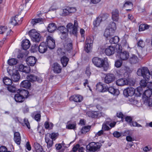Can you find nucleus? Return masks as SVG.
Segmentation results:
<instances>
[{
	"instance_id": "nucleus-1",
	"label": "nucleus",
	"mask_w": 152,
	"mask_h": 152,
	"mask_svg": "<svg viewBox=\"0 0 152 152\" xmlns=\"http://www.w3.org/2000/svg\"><path fill=\"white\" fill-rule=\"evenodd\" d=\"M58 134L52 133L51 134L48 133L45 135V141L47 144L48 148H51L53 144V141L57 137Z\"/></svg>"
},
{
	"instance_id": "nucleus-2",
	"label": "nucleus",
	"mask_w": 152,
	"mask_h": 152,
	"mask_svg": "<svg viewBox=\"0 0 152 152\" xmlns=\"http://www.w3.org/2000/svg\"><path fill=\"white\" fill-rule=\"evenodd\" d=\"M137 74L139 76L143 77L146 81L149 80L151 74L148 69L146 67H143L139 69L137 72Z\"/></svg>"
},
{
	"instance_id": "nucleus-3",
	"label": "nucleus",
	"mask_w": 152,
	"mask_h": 152,
	"mask_svg": "<svg viewBox=\"0 0 152 152\" xmlns=\"http://www.w3.org/2000/svg\"><path fill=\"white\" fill-rule=\"evenodd\" d=\"M116 52L119 55L120 58L122 60H126L129 57V53L126 51H122L121 45L118 44L116 45Z\"/></svg>"
},
{
	"instance_id": "nucleus-4",
	"label": "nucleus",
	"mask_w": 152,
	"mask_h": 152,
	"mask_svg": "<svg viewBox=\"0 0 152 152\" xmlns=\"http://www.w3.org/2000/svg\"><path fill=\"white\" fill-rule=\"evenodd\" d=\"M102 145L98 142H92L89 143L86 146V149L89 151L95 152L98 151Z\"/></svg>"
},
{
	"instance_id": "nucleus-5",
	"label": "nucleus",
	"mask_w": 152,
	"mask_h": 152,
	"mask_svg": "<svg viewBox=\"0 0 152 152\" xmlns=\"http://www.w3.org/2000/svg\"><path fill=\"white\" fill-rule=\"evenodd\" d=\"M28 34L31 40L33 42H39L40 41L41 38L40 34L35 29H33L30 30Z\"/></svg>"
},
{
	"instance_id": "nucleus-6",
	"label": "nucleus",
	"mask_w": 152,
	"mask_h": 152,
	"mask_svg": "<svg viewBox=\"0 0 152 152\" xmlns=\"http://www.w3.org/2000/svg\"><path fill=\"white\" fill-rule=\"evenodd\" d=\"M135 89L131 87H128L123 91V94L126 97L132 96L135 93Z\"/></svg>"
},
{
	"instance_id": "nucleus-7",
	"label": "nucleus",
	"mask_w": 152,
	"mask_h": 152,
	"mask_svg": "<svg viewBox=\"0 0 152 152\" xmlns=\"http://www.w3.org/2000/svg\"><path fill=\"white\" fill-rule=\"evenodd\" d=\"M104 60L102 58L95 57L92 59V61L94 65L96 66L101 68Z\"/></svg>"
},
{
	"instance_id": "nucleus-8",
	"label": "nucleus",
	"mask_w": 152,
	"mask_h": 152,
	"mask_svg": "<svg viewBox=\"0 0 152 152\" xmlns=\"http://www.w3.org/2000/svg\"><path fill=\"white\" fill-rule=\"evenodd\" d=\"M47 47L51 49H53L55 47V41L50 36H48L46 40Z\"/></svg>"
},
{
	"instance_id": "nucleus-9",
	"label": "nucleus",
	"mask_w": 152,
	"mask_h": 152,
	"mask_svg": "<svg viewBox=\"0 0 152 152\" xmlns=\"http://www.w3.org/2000/svg\"><path fill=\"white\" fill-rule=\"evenodd\" d=\"M115 76L113 74H107L104 78V82L107 84H109L113 82L115 80Z\"/></svg>"
},
{
	"instance_id": "nucleus-10",
	"label": "nucleus",
	"mask_w": 152,
	"mask_h": 152,
	"mask_svg": "<svg viewBox=\"0 0 152 152\" xmlns=\"http://www.w3.org/2000/svg\"><path fill=\"white\" fill-rule=\"evenodd\" d=\"M26 78L29 81L32 82L37 81L39 83H41L42 81V78L38 77L37 76L34 75H27Z\"/></svg>"
},
{
	"instance_id": "nucleus-11",
	"label": "nucleus",
	"mask_w": 152,
	"mask_h": 152,
	"mask_svg": "<svg viewBox=\"0 0 152 152\" xmlns=\"http://www.w3.org/2000/svg\"><path fill=\"white\" fill-rule=\"evenodd\" d=\"M76 9L74 7H68L63 10V12L65 15H70V14L75 12Z\"/></svg>"
},
{
	"instance_id": "nucleus-12",
	"label": "nucleus",
	"mask_w": 152,
	"mask_h": 152,
	"mask_svg": "<svg viewBox=\"0 0 152 152\" xmlns=\"http://www.w3.org/2000/svg\"><path fill=\"white\" fill-rule=\"evenodd\" d=\"M18 16V15H16L15 17L12 18L11 20L10 21V23L13 25H15L17 24L21 23L23 20V17L22 16H19V18L20 20L17 19V18Z\"/></svg>"
},
{
	"instance_id": "nucleus-13",
	"label": "nucleus",
	"mask_w": 152,
	"mask_h": 152,
	"mask_svg": "<svg viewBox=\"0 0 152 152\" xmlns=\"http://www.w3.org/2000/svg\"><path fill=\"white\" fill-rule=\"evenodd\" d=\"M116 50V47L115 48L110 46L105 49V52L107 55L110 56L114 54Z\"/></svg>"
},
{
	"instance_id": "nucleus-14",
	"label": "nucleus",
	"mask_w": 152,
	"mask_h": 152,
	"mask_svg": "<svg viewBox=\"0 0 152 152\" xmlns=\"http://www.w3.org/2000/svg\"><path fill=\"white\" fill-rule=\"evenodd\" d=\"M39 51L42 53H45L48 49L47 45L46 43L44 42H41L38 47Z\"/></svg>"
},
{
	"instance_id": "nucleus-15",
	"label": "nucleus",
	"mask_w": 152,
	"mask_h": 152,
	"mask_svg": "<svg viewBox=\"0 0 152 152\" xmlns=\"http://www.w3.org/2000/svg\"><path fill=\"white\" fill-rule=\"evenodd\" d=\"M52 68L54 73L56 74L60 73L62 70L61 66L57 63H55L53 64Z\"/></svg>"
},
{
	"instance_id": "nucleus-16",
	"label": "nucleus",
	"mask_w": 152,
	"mask_h": 152,
	"mask_svg": "<svg viewBox=\"0 0 152 152\" xmlns=\"http://www.w3.org/2000/svg\"><path fill=\"white\" fill-rule=\"evenodd\" d=\"M37 61V59L35 57L30 56L28 57L26 60L27 64L31 66L34 65Z\"/></svg>"
},
{
	"instance_id": "nucleus-17",
	"label": "nucleus",
	"mask_w": 152,
	"mask_h": 152,
	"mask_svg": "<svg viewBox=\"0 0 152 152\" xmlns=\"http://www.w3.org/2000/svg\"><path fill=\"white\" fill-rule=\"evenodd\" d=\"M83 99V97L80 95H74L71 96L69 98L70 101H74L77 102H81Z\"/></svg>"
},
{
	"instance_id": "nucleus-18",
	"label": "nucleus",
	"mask_w": 152,
	"mask_h": 152,
	"mask_svg": "<svg viewBox=\"0 0 152 152\" xmlns=\"http://www.w3.org/2000/svg\"><path fill=\"white\" fill-rule=\"evenodd\" d=\"M116 84L118 86H123L127 85L128 81L126 78L119 79L116 81Z\"/></svg>"
},
{
	"instance_id": "nucleus-19",
	"label": "nucleus",
	"mask_w": 152,
	"mask_h": 152,
	"mask_svg": "<svg viewBox=\"0 0 152 152\" xmlns=\"http://www.w3.org/2000/svg\"><path fill=\"white\" fill-rule=\"evenodd\" d=\"M96 89L99 92H104L107 91V88L105 85H102L101 83H98L96 86Z\"/></svg>"
},
{
	"instance_id": "nucleus-20",
	"label": "nucleus",
	"mask_w": 152,
	"mask_h": 152,
	"mask_svg": "<svg viewBox=\"0 0 152 152\" xmlns=\"http://www.w3.org/2000/svg\"><path fill=\"white\" fill-rule=\"evenodd\" d=\"M112 18L113 21H118L119 19V11L118 10L115 9L113 11Z\"/></svg>"
},
{
	"instance_id": "nucleus-21",
	"label": "nucleus",
	"mask_w": 152,
	"mask_h": 152,
	"mask_svg": "<svg viewBox=\"0 0 152 152\" xmlns=\"http://www.w3.org/2000/svg\"><path fill=\"white\" fill-rule=\"evenodd\" d=\"M129 61L131 64H135L138 63L139 59L137 56L133 54L129 57Z\"/></svg>"
},
{
	"instance_id": "nucleus-22",
	"label": "nucleus",
	"mask_w": 152,
	"mask_h": 152,
	"mask_svg": "<svg viewBox=\"0 0 152 152\" xmlns=\"http://www.w3.org/2000/svg\"><path fill=\"white\" fill-rule=\"evenodd\" d=\"M107 91L111 94L114 95H118L119 94V91L118 89L115 88L113 87H110L109 88L107 87Z\"/></svg>"
},
{
	"instance_id": "nucleus-23",
	"label": "nucleus",
	"mask_w": 152,
	"mask_h": 152,
	"mask_svg": "<svg viewBox=\"0 0 152 152\" xmlns=\"http://www.w3.org/2000/svg\"><path fill=\"white\" fill-rule=\"evenodd\" d=\"M14 98L15 101L17 102H22L25 100L20 93L15 94Z\"/></svg>"
},
{
	"instance_id": "nucleus-24",
	"label": "nucleus",
	"mask_w": 152,
	"mask_h": 152,
	"mask_svg": "<svg viewBox=\"0 0 152 152\" xmlns=\"http://www.w3.org/2000/svg\"><path fill=\"white\" fill-rule=\"evenodd\" d=\"M22 42V47L23 50H26L29 48L30 43L28 40L26 39L23 40Z\"/></svg>"
},
{
	"instance_id": "nucleus-25",
	"label": "nucleus",
	"mask_w": 152,
	"mask_h": 152,
	"mask_svg": "<svg viewBox=\"0 0 152 152\" xmlns=\"http://www.w3.org/2000/svg\"><path fill=\"white\" fill-rule=\"evenodd\" d=\"M19 70L21 72L28 73L30 71V67L25 66L23 65H20L19 66Z\"/></svg>"
},
{
	"instance_id": "nucleus-26",
	"label": "nucleus",
	"mask_w": 152,
	"mask_h": 152,
	"mask_svg": "<svg viewBox=\"0 0 152 152\" xmlns=\"http://www.w3.org/2000/svg\"><path fill=\"white\" fill-rule=\"evenodd\" d=\"M31 86V83L28 80H23L21 83L20 85L21 87L25 88L26 89L29 88Z\"/></svg>"
},
{
	"instance_id": "nucleus-27",
	"label": "nucleus",
	"mask_w": 152,
	"mask_h": 152,
	"mask_svg": "<svg viewBox=\"0 0 152 152\" xmlns=\"http://www.w3.org/2000/svg\"><path fill=\"white\" fill-rule=\"evenodd\" d=\"M111 30V29H110L108 28H106L104 33V36L107 38H108L113 36L115 32H114L113 30V31H112Z\"/></svg>"
},
{
	"instance_id": "nucleus-28",
	"label": "nucleus",
	"mask_w": 152,
	"mask_h": 152,
	"mask_svg": "<svg viewBox=\"0 0 152 152\" xmlns=\"http://www.w3.org/2000/svg\"><path fill=\"white\" fill-rule=\"evenodd\" d=\"M14 140L18 145H20L21 141V137L20 133L15 132L14 134Z\"/></svg>"
},
{
	"instance_id": "nucleus-29",
	"label": "nucleus",
	"mask_w": 152,
	"mask_h": 152,
	"mask_svg": "<svg viewBox=\"0 0 152 152\" xmlns=\"http://www.w3.org/2000/svg\"><path fill=\"white\" fill-rule=\"evenodd\" d=\"M34 147L36 152H45L43 150L42 146L37 142L34 143Z\"/></svg>"
},
{
	"instance_id": "nucleus-30",
	"label": "nucleus",
	"mask_w": 152,
	"mask_h": 152,
	"mask_svg": "<svg viewBox=\"0 0 152 152\" xmlns=\"http://www.w3.org/2000/svg\"><path fill=\"white\" fill-rule=\"evenodd\" d=\"M57 28L54 23H51L49 24L47 29L49 32L52 33Z\"/></svg>"
},
{
	"instance_id": "nucleus-31",
	"label": "nucleus",
	"mask_w": 152,
	"mask_h": 152,
	"mask_svg": "<svg viewBox=\"0 0 152 152\" xmlns=\"http://www.w3.org/2000/svg\"><path fill=\"white\" fill-rule=\"evenodd\" d=\"M69 61V58L65 56H63L61 58V61L63 67H65L67 66Z\"/></svg>"
},
{
	"instance_id": "nucleus-32",
	"label": "nucleus",
	"mask_w": 152,
	"mask_h": 152,
	"mask_svg": "<svg viewBox=\"0 0 152 152\" xmlns=\"http://www.w3.org/2000/svg\"><path fill=\"white\" fill-rule=\"evenodd\" d=\"M152 94V91L150 89L145 90L143 93L142 97L143 98H148L150 97Z\"/></svg>"
},
{
	"instance_id": "nucleus-33",
	"label": "nucleus",
	"mask_w": 152,
	"mask_h": 152,
	"mask_svg": "<svg viewBox=\"0 0 152 152\" xmlns=\"http://www.w3.org/2000/svg\"><path fill=\"white\" fill-rule=\"evenodd\" d=\"M86 114L89 117L92 118H95L97 117L98 115V113L96 111H88L87 112Z\"/></svg>"
},
{
	"instance_id": "nucleus-34",
	"label": "nucleus",
	"mask_w": 152,
	"mask_h": 152,
	"mask_svg": "<svg viewBox=\"0 0 152 152\" xmlns=\"http://www.w3.org/2000/svg\"><path fill=\"white\" fill-rule=\"evenodd\" d=\"M20 78V75L18 72H16L15 73L13 74L11 78L13 81L15 82H17Z\"/></svg>"
},
{
	"instance_id": "nucleus-35",
	"label": "nucleus",
	"mask_w": 152,
	"mask_h": 152,
	"mask_svg": "<svg viewBox=\"0 0 152 152\" xmlns=\"http://www.w3.org/2000/svg\"><path fill=\"white\" fill-rule=\"evenodd\" d=\"M43 19L42 18L33 19L31 20V23L33 26H34L38 23H41L43 22Z\"/></svg>"
},
{
	"instance_id": "nucleus-36",
	"label": "nucleus",
	"mask_w": 152,
	"mask_h": 152,
	"mask_svg": "<svg viewBox=\"0 0 152 152\" xmlns=\"http://www.w3.org/2000/svg\"><path fill=\"white\" fill-rule=\"evenodd\" d=\"M78 25L77 21L76 20H74V25H73L74 28L73 29L72 34L75 36H77V28Z\"/></svg>"
},
{
	"instance_id": "nucleus-37",
	"label": "nucleus",
	"mask_w": 152,
	"mask_h": 152,
	"mask_svg": "<svg viewBox=\"0 0 152 152\" xmlns=\"http://www.w3.org/2000/svg\"><path fill=\"white\" fill-rule=\"evenodd\" d=\"M20 93L21 94L25 99V98H27L28 96L29 93L28 91L25 89L21 90L20 91Z\"/></svg>"
},
{
	"instance_id": "nucleus-38",
	"label": "nucleus",
	"mask_w": 152,
	"mask_h": 152,
	"mask_svg": "<svg viewBox=\"0 0 152 152\" xmlns=\"http://www.w3.org/2000/svg\"><path fill=\"white\" fill-rule=\"evenodd\" d=\"M108 17V15L107 13L101 14L98 17L102 21H104L107 19Z\"/></svg>"
},
{
	"instance_id": "nucleus-39",
	"label": "nucleus",
	"mask_w": 152,
	"mask_h": 152,
	"mask_svg": "<svg viewBox=\"0 0 152 152\" xmlns=\"http://www.w3.org/2000/svg\"><path fill=\"white\" fill-rule=\"evenodd\" d=\"M3 82L7 86L11 85L12 83V80L7 77H5L3 79Z\"/></svg>"
},
{
	"instance_id": "nucleus-40",
	"label": "nucleus",
	"mask_w": 152,
	"mask_h": 152,
	"mask_svg": "<svg viewBox=\"0 0 152 152\" xmlns=\"http://www.w3.org/2000/svg\"><path fill=\"white\" fill-rule=\"evenodd\" d=\"M65 49L67 51H70L72 48V44L71 42L66 44L64 46Z\"/></svg>"
},
{
	"instance_id": "nucleus-41",
	"label": "nucleus",
	"mask_w": 152,
	"mask_h": 152,
	"mask_svg": "<svg viewBox=\"0 0 152 152\" xmlns=\"http://www.w3.org/2000/svg\"><path fill=\"white\" fill-rule=\"evenodd\" d=\"M91 128V126H85L83 127L81 130V132L82 134H85L87 132H88Z\"/></svg>"
},
{
	"instance_id": "nucleus-42",
	"label": "nucleus",
	"mask_w": 152,
	"mask_h": 152,
	"mask_svg": "<svg viewBox=\"0 0 152 152\" xmlns=\"http://www.w3.org/2000/svg\"><path fill=\"white\" fill-rule=\"evenodd\" d=\"M119 38L117 36H115L111 38L110 40V42L111 44H116L119 41Z\"/></svg>"
},
{
	"instance_id": "nucleus-43",
	"label": "nucleus",
	"mask_w": 152,
	"mask_h": 152,
	"mask_svg": "<svg viewBox=\"0 0 152 152\" xmlns=\"http://www.w3.org/2000/svg\"><path fill=\"white\" fill-rule=\"evenodd\" d=\"M149 26L146 24H141L139 27V31H142L148 29L149 28Z\"/></svg>"
},
{
	"instance_id": "nucleus-44",
	"label": "nucleus",
	"mask_w": 152,
	"mask_h": 152,
	"mask_svg": "<svg viewBox=\"0 0 152 152\" xmlns=\"http://www.w3.org/2000/svg\"><path fill=\"white\" fill-rule=\"evenodd\" d=\"M94 39L93 37L92 36L88 37L86 38L85 43L86 44L92 45Z\"/></svg>"
},
{
	"instance_id": "nucleus-45",
	"label": "nucleus",
	"mask_w": 152,
	"mask_h": 152,
	"mask_svg": "<svg viewBox=\"0 0 152 152\" xmlns=\"http://www.w3.org/2000/svg\"><path fill=\"white\" fill-rule=\"evenodd\" d=\"M44 126L46 129H52L53 124L52 123H49L48 122L46 121L44 124Z\"/></svg>"
},
{
	"instance_id": "nucleus-46",
	"label": "nucleus",
	"mask_w": 152,
	"mask_h": 152,
	"mask_svg": "<svg viewBox=\"0 0 152 152\" xmlns=\"http://www.w3.org/2000/svg\"><path fill=\"white\" fill-rule=\"evenodd\" d=\"M17 63V60L15 58H11L8 61V63L10 65L16 64Z\"/></svg>"
},
{
	"instance_id": "nucleus-47",
	"label": "nucleus",
	"mask_w": 152,
	"mask_h": 152,
	"mask_svg": "<svg viewBox=\"0 0 152 152\" xmlns=\"http://www.w3.org/2000/svg\"><path fill=\"white\" fill-rule=\"evenodd\" d=\"M131 98H129V101L131 103L133 104H135L138 103V101L137 100V96L130 97Z\"/></svg>"
},
{
	"instance_id": "nucleus-48",
	"label": "nucleus",
	"mask_w": 152,
	"mask_h": 152,
	"mask_svg": "<svg viewBox=\"0 0 152 152\" xmlns=\"http://www.w3.org/2000/svg\"><path fill=\"white\" fill-rule=\"evenodd\" d=\"M116 24L115 23L113 22H111L109 25V28L110 29H111L112 31H114V32H115V30L116 29Z\"/></svg>"
},
{
	"instance_id": "nucleus-49",
	"label": "nucleus",
	"mask_w": 152,
	"mask_h": 152,
	"mask_svg": "<svg viewBox=\"0 0 152 152\" xmlns=\"http://www.w3.org/2000/svg\"><path fill=\"white\" fill-rule=\"evenodd\" d=\"M76 123L75 122L73 124H70L66 126V128L69 129H74L76 128Z\"/></svg>"
},
{
	"instance_id": "nucleus-50",
	"label": "nucleus",
	"mask_w": 152,
	"mask_h": 152,
	"mask_svg": "<svg viewBox=\"0 0 152 152\" xmlns=\"http://www.w3.org/2000/svg\"><path fill=\"white\" fill-rule=\"evenodd\" d=\"M66 27L68 31L72 34L73 29L74 28L73 24L72 23H69L67 24Z\"/></svg>"
},
{
	"instance_id": "nucleus-51",
	"label": "nucleus",
	"mask_w": 152,
	"mask_h": 152,
	"mask_svg": "<svg viewBox=\"0 0 152 152\" xmlns=\"http://www.w3.org/2000/svg\"><path fill=\"white\" fill-rule=\"evenodd\" d=\"M101 67H102L104 70L105 71H107L109 67V65L107 62H105L104 61H103V63H102Z\"/></svg>"
},
{
	"instance_id": "nucleus-52",
	"label": "nucleus",
	"mask_w": 152,
	"mask_h": 152,
	"mask_svg": "<svg viewBox=\"0 0 152 152\" xmlns=\"http://www.w3.org/2000/svg\"><path fill=\"white\" fill-rule=\"evenodd\" d=\"M92 45L86 44L85 46L84 49L88 53L92 49Z\"/></svg>"
},
{
	"instance_id": "nucleus-53",
	"label": "nucleus",
	"mask_w": 152,
	"mask_h": 152,
	"mask_svg": "<svg viewBox=\"0 0 152 152\" xmlns=\"http://www.w3.org/2000/svg\"><path fill=\"white\" fill-rule=\"evenodd\" d=\"M61 35V38L62 39H66L68 36V34L65 31H63L60 33Z\"/></svg>"
},
{
	"instance_id": "nucleus-54",
	"label": "nucleus",
	"mask_w": 152,
	"mask_h": 152,
	"mask_svg": "<svg viewBox=\"0 0 152 152\" xmlns=\"http://www.w3.org/2000/svg\"><path fill=\"white\" fill-rule=\"evenodd\" d=\"M133 6V4L132 3L129 1H127L124 4V7H128L130 8H132Z\"/></svg>"
},
{
	"instance_id": "nucleus-55",
	"label": "nucleus",
	"mask_w": 152,
	"mask_h": 152,
	"mask_svg": "<svg viewBox=\"0 0 152 152\" xmlns=\"http://www.w3.org/2000/svg\"><path fill=\"white\" fill-rule=\"evenodd\" d=\"M7 89L9 91L12 92H14L16 91L15 87L10 85L7 87Z\"/></svg>"
},
{
	"instance_id": "nucleus-56",
	"label": "nucleus",
	"mask_w": 152,
	"mask_h": 152,
	"mask_svg": "<svg viewBox=\"0 0 152 152\" xmlns=\"http://www.w3.org/2000/svg\"><path fill=\"white\" fill-rule=\"evenodd\" d=\"M102 21L98 17L97 18L96 20H94L93 23L95 27L98 26Z\"/></svg>"
},
{
	"instance_id": "nucleus-57",
	"label": "nucleus",
	"mask_w": 152,
	"mask_h": 152,
	"mask_svg": "<svg viewBox=\"0 0 152 152\" xmlns=\"http://www.w3.org/2000/svg\"><path fill=\"white\" fill-rule=\"evenodd\" d=\"M8 30L6 27L0 26V34H3Z\"/></svg>"
},
{
	"instance_id": "nucleus-58",
	"label": "nucleus",
	"mask_w": 152,
	"mask_h": 152,
	"mask_svg": "<svg viewBox=\"0 0 152 152\" xmlns=\"http://www.w3.org/2000/svg\"><path fill=\"white\" fill-rule=\"evenodd\" d=\"M148 80L146 81L145 79L144 80H142L140 81V86L143 87V88L145 87L147 85V83L146 81H148Z\"/></svg>"
},
{
	"instance_id": "nucleus-59",
	"label": "nucleus",
	"mask_w": 152,
	"mask_h": 152,
	"mask_svg": "<svg viewBox=\"0 0 152 152\" xmlns=\"http://www.w3.org/2000/svg\"><path fill=\"white\" fill-rule=\"evenodd\" d=\"M111 128L109 127L107 124H103L102 125V129L103 131H108L110 130Z\"/></svg>"
},
{
	"instance_id": "nucleus-60",
	"label": "nucleus",
	"mask_w": 152,
	"mask_h": 152,
	"mask_svg": "<svg viewBox=\"0 0 152 152\" xmlns=\"http://www.w3.org/2000/svg\"><path fill=\"white\" fill-rule=\"evenodd\" d=\"M137 46L141 48L144 47V44L142 40H140L137 42Z\"/></svg>"
},
{
	"instance_id": "nucleus-61",
	"label": "nucleus",
	"mask_w": 152,
	"mask_h": 152,
	"mask_svg": "<svg viewBox=\"0 0 152 152\" xmlns=\"http://www.w3.org/2000/svg\"><path fill=\"white\" fill-rule=\"evenodd\" d=\"M125 121L127 122L128 123L129 125H130V124H132V117L130 116H127L125 118Z\"/></svg>"
},
{
	"instance_id": "nucleus-62",
	"label": "nucleus",
	"mask_w": 152,
	"mask_h": 152,
	"mask_svg": "<svg viewBox=\"0 0 152 152\" xmlns=\"http://www.w3.org/2000/svg\"><path fill=\"white\" fill-rule=\"evenodd\" d=\"M57 52L59 56H62L65 54V53L63 51V50L61 48H58Z\"/></svg>"
},
{
	"instance_id": "nucleus-63",
	"label": "nucleus",
	"mask_w": 152,
	"mask_h": 152,
	"mask_svg": "<svg viewBox=\"0 0 152 152\" xmlns=\"http://www.w3.org/2000/svg\"><path fill=\"white\" fill-rule=\"evenodd\" d=\"M24 122L26 126L27 127L28 129H30V124L28 122V120L27 118H24Z\"/></svg>"
},
{
	"instance_id": "nucleus-64",
	"label": "nucleus",
	"mask_w": 152,
	"mask_h": 152,
	"mask_svg": "<svg viewBox=\"0 0 152 152\" xmlns=\"http://www.w3.org/2000/svg\"><path fill=\"white\" fill-rule=\"evenodd\" d=\"M41 117V115L40 114L37 113L35 115L34 118L35 120L37 121H40Z\"/></svg>"
}]
</instances>
